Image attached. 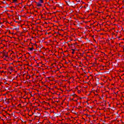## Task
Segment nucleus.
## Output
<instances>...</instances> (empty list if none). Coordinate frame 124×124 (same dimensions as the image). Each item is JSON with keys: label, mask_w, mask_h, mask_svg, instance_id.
Listing matches in <instances>:
<instances>
[{"label": "nucleus", "mask_w": 124, "mask_h": 124, "mask_svg": "<svg viewBox=\"0 0 124 124\" xmlns=\"http://www.w3.org/2000/svg\"><path fill=\"white\" fill-rule=\"evenodd\" d=\"M37 6H42V4L39 2H36Z\"/></svg>", "instance_id": "f257e3e1"}, {"label": "nucleus", "mask_w": 124, "mask_h": 124, "mask_svg": "<svg viewBox=\"0 0 124 124\" xmlns=\"http://www.w3.org/2000/svg\"><path fill=\"white\" fill-rule=\"evenodd\" d=\"M29 49L30 51H32V50H33V47H29Z\"/></svg>", "instance_id": "f03ea898"}, {"label": "nucleus", "mask_w": 124, "mask_h": 124, "mask_svg": "<svg viewBox=\"0 0 124 124\" xmlns=\"http://www.w3.org/2000/svg\"><path fill=\"white\" fill-rule=\"evenodd\" d=\"M39 1L40 3H43V0H40Z\"/></svg>", "instance_id": "7ed1b4c3"}, {"label": "nucleus", "mask_w": 124, "mask_h": 124, "mask_svg": "<svg viewBox=\"0 0 124 124\" xmlns=\"http://www.w3.org/2000/svg\"><path fill=\"white\" fill-rule=\"evenodd\" d=\"M17 0H13V2H17Z\"/></svg>", "instance_id": "20e7f679"}, {"label": "nucleus", "mask_w": 124, "mask_h": 124, "mask_svg": "<svg viewBox=\"0 0 124 124\" xmlns=\"http://www.w3.org/2000/svg\"><path fill=\"white\" fill-rule=\"evenodd\" d=\"M5 57L6 58H7V55H5Z\"/></svg>", "instance_id": "39448f33"}, {"label": "nucleus", "mask_w": 124, "mask_h": 124, "mask_svg": "<svg viewBox=\"0 0 124 124\" xmlns=\"http://www.w3.org/2000/svg\"><path fill=\"white\" fill-rule=\"evenodd\" d=\"M72 54H74V52H72Z\"/></svg>", "instance_id": "423d86ee"}]
</instances>
